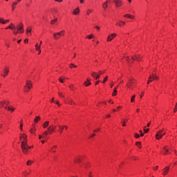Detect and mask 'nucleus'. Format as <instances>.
I'll use <instances>...</instances> for the list:
<instances>
[{
  "label": "nucleus",
  "mask_w": 177,
  "mask_h": 177,
  "mask_svg": "<svg viewBox=\"0 0 177 177\" xmlns=\"http://www.w3.org/2000/svg\"><path fill=\"white\" fill-rule=\"evenodd\" d=\"M21 148L24 154H27V153H28V150L32 148V147L28 146L27 141H22L21 144Z\"/></svg>",
  "instance_id": "nucleus-1"
},
{
  "label": "nucleus",
  "mask_w": 177,
  "mask_h": 177,
  "mask_svg": "<svg viewBox=\"0 0 177 177\" xmlns=\"http://www.w3.org/2000/svg\"><path fill=\"white\" fill-rule=\"evenodd\" d=\"M100 74H104V71H100L98 73H96V72H93L91 73V77L95 78V80H99L100 78Z\"/></svg>",
  "instance_id": "nucleus-2"
},
{
  "label": "nucleus",
  "mask_w": 177,
  "mask_h": 177,
  "mask_svg": "<svg viewBox=\"0 0 177 177\" xmlns=\"http://www.w3.org/2000/svg\"><path fill=\"white\" fill-rule=\"evenodd\" d=\"M4 104H6V106H4V109H6V110H8V111H10L11 113L15 111V108L9 106V101L4 102Z\"/></svg>",
  "instance_id": "nucleus-3"
},
{
  "label": "nucleus",
  "mask_w": 177,
  "mask_h": 177,
  "mask_svg": "<svg viewBox=\"0 0 177 177\" xmlns=\"http://www.w3.org/2000/svg\"><path fill=\"white\" fill-rule=\"evenodd\" d=\"M17 29L18 32H24V25H23V23L19 24V25L17 26Z\"/></svg>",
  "instance_id": "nucleus-4"
},
{
  "label": "nucleus",
  "mask_w": 177,
  "mask_h": 177,
  "mask_svg": "<svg viewBox=\"0 0 177 177\" xmlns=\"http://www.w3.org/2000/svg\"><path fill=\"white\" fill-rule=\"evenodd\" d=\"M31 88H32V83L31 82V81H26L24 89H31Z\"/></svg>",
  "instance_id": "nucleus-5"
},
{
  "label": "nucleus",
  "mask_w": 177,
  "mask_h": 177,
  "mask_svg": "<svg viewBox=\"0 0 177 177\" xmlns=\"http://www.w3.org/2000/svg\"><path fill=\"white\" fill-rule=\"evenodd\" d=\"M62 32H66L65 30H62L59 32H56L53 34L54 39H59L60 37H62Z\"/></svg>",
  "instance_id": "nucleus-6"
},
{
  "label": "nucleus",
  "mask_w": 177,
  "mask_h": 177,
  "mask_svg": "<svg viewBox=\"0 0 177 177\" xmlns=\"http://www.w3.org/2000/svg\"><path fill=\"white\" fill-rule=\"evenodd\" d=\"M162 132H164V129L160 130L159 131L157 132L156 135V139H157V140H160V139L162 138Z\"/></svg>",
  "instance_id": "nucleus-7"
},
{
  "label": "nucleus",
  "mask_w": 177,
  "mask_h": 177,
  "mask_svg": "<svg viewBox=\"0 0 177 177\" xmlns=\"http://www.w3.org/2000/svg\"><path fill=\"white\" fill-rule=\"evenodd\" d=\"M8 74H9V67L6 66L3 68V73H1V77L5 78Z\"/></svg>",
  "instance_id": "nucleus-8"
},
{
  "label": "nucleus",
  "mask_w": 177,
  "mask_h": 177,
  "mask_svg": "<svg viewBox=\"0 0 177 177\" xmlns=\"http://www.w3.org/2000/svg\"><path fill=\"white\" fill-rule=\"evenodd\" d=\"M116 37H117V34L113 33L111 35L108 36L106 41L108 42H111V41H113V39H114V38H115Z\"/></svg>",
  "instance_id": "nucleus-9"
},
{
  "label": "nucleus",
  "mask_w": 177,
  "mask_h": 177,
  "mask_svg": "<svg viewBox=\"0 0 177 177\" xmlns=\"http://www.w3.org/2000/svg\"><path fill=\"white\" fill-rule=\"evenodd\" d=\"M113 2L116 8H120V6H122V1L121 0H113Z\"/></svg>",
  "instance_id": "nucleus-10"
},
{
  "label": "nucleus",
  "mask_w": 177,
  "mask_h": 177,
  "mask_svg": "<svg viewBox=\"0 0 177 177\" xmlns=\"http://www.w3.org/2000/svg\"><path fill=\"white\" fill-rule=\"evenodd\" d=\"M169 172V166H167L165 168L162 169V174L163 175H167Z\"/></svg>",
  "instance_id": "nucleus-11"
},
{
  "label": "nucleus",
  "mask_w": 177,
  "mask_h": 177,
  "mask_svg": "<svg viewBox=\"0 0 177 177\" xmlns=\"http://www.w3.org/2000/svg\"><path fill=\"white\" fill-rule=\"evenodd\" d=\"M82 160V156L76 157V158H75L74 162H75L76 164H80V162H81Z\"/></svg>",
  "instance_id": "nucleus-12"
},
{
  "label": "nucleus",
  "mask_w": 177,
  "mask_h": 177,
  "mask_svg": "<svg viewBox=\"0 0 177 177\" xmlns=\"http://www.w3.org/2000/svg\"><path fill=\"white\" fill-rule=\"evenodd\" d=\"M131 59L132 60H136L137 62H139V60L142 59V57H140V55H133Z\"/></svg>",
  "instance_id": "nucleus-13"
},
{
  "label": "nucleus",
  "mask_w": 177,
  "mask_h": 177,
  "mask_svg": "<svg viewBox=\"0 0 177 177\" xmlns=\"http://www.w3.org/2000/svg\"><path fill=\"white\" fill-rule=\"evenodd\" d=\"M135 82V80L133 78L129 80V84H127L128 88H131L132 86V84Z\"/></svg>",
  "instance_id": "nucleus-14"
},
{
  "label": "nucleus",
  "mask_w": 177,
  "mask_h": 177,
  "mask_svg": "<svg viewBox=\"0 0 177 177\" xmlns=\"http://www.w3.org/2000/svg\"><path fill=\"white\" fill-rule=\"evenodd\" d=\"M35 50L39 52L38 55H41V46H38V43L35 45Z\"/></svg>",
  "instance_id": "nucleus-15"
},
{
  "label": "nucleus",
  "mask_w": 177,
  "mask_h": 177,
  "mask_svg": "<svg viewBox=\"0 0 177 177\" xmlns=\"http://www.w3.org/2000/svg\"><path fill=\"white\" fill-rule=\"evenodd\" d=\"M48 132H49L50 134H52V132H55L54 126H53V125L50 126V127L48 128Z\"/></svg>",
  "instance_id": "nucleus-16"
},
{
  "label": "nucleus",
  "mask_w": 177,
  "mask_h": 177,
  "mask_svg": "<svg viewBox=\"0 0 177 177\" xmlns=\"http://www.w3.org/2000/svg\"><path fill=\"white\" fill-rule=\"evenodd\" d=\"M92 83L91 82V79H87L86 82H84L85 86H89Z\"/></svg>",
  "instance_id": "nucleus-17"
},
{
  "label": "nucleus",
  "mask_w": 177,
  "mask_h": 177,
  "mask_svg": "<svg viewBox=\"0 0 177 177\" xmlns=\"http://www.w3.org/2000/svg\"><path fill=\"white\" fill-rule=\"evenodd\" d=\"M117 26H119V27H122V26H125V22L124 21H120L119 24H116Z\"/></svg>",
  "instance_id": "nucleus-18"
},
{
  "label": "nucleus",
  "mask_w": 177,
  "mask_h": 177,
  "mask_svg": "<svg viewBox=\"0 0 177 177\" xmlns=\"http://www.w3.org/2000/svg\"><path fill=\"white\" fill-rule=\"evenodd\" d=\"M20 139H23V142H27V136L23 134L22 136H20Z\"/></svg>",
  "instance_id": "nucleus-19"
},
{
  "label": "nucleus",
  "mask_w": 177,
  "mask_h": 177,
  "mask_svg": "<svg viewBox=\"0 0 177 177\" xmlns=\"http://www.w3.org/2000/svg\"><path fill=\"white\" fill-rule=\"evenodd\" d=\"M73 15H80V8H76V9H75L74 10H73Z\"/></svg>",
  "instance_id": "nucleus-20"
},
{
  "label": "nucleus",
  "mask_w": 177,
  "mask_h": 177,
  "mask_svg": "<svg viewBox=\"0 0 177 177\" xmlns=\"http://www.w3.org/2000/svg\"><path fill=\"white\" fill-rule=\"evenodd\" d=\"M40 120H41V117L36 116L35 118L34 119V122H35V124H37Z\"/></svg>",
  "instance_id": "nucleus-21"
},
{
  "label": "nucleus",
  "mask_w": 177,
  "mask_h": 177,
  "mask_svg": "<svg viewBox=\"0 0 177 177\" xmlns=\"http://www.w3.org/2000/svg\"><path fill=\"white\" fill-rule=\"evenodd\" d=\"M109 6V4H107V1L102 3V8L103 9L106 10L107 9V7Z\"/></svg>",
  "instance_id": "nucleus-22"
},
{
  "label": "nucleus",
  "mask_w": 177,
  "mask_h": 177,
  "mask_svg": "<svg viewBox=\"0 0 177 177\" xmlns=\"http://www.w3.org/2000/svg\"><path fill=\"white\" fill-rule=\"evenodd\" d=\"M49 127V121H46L43 124V128H48Z\"/></svg>",
  "instance_id": "nucleus-23"
},
{
  "label": "nucleus",
  "mask_w": 177,
  "mask_h": 177,
  "mask_svg": "<svg viewBox=\"0 0 177 177\" xmlns=\"http://www.w3.org/2000/svg\"><path fill=\"white\" fill-rule=\"evenodd\" d=\"M17 5V1H15L14 3H12V11L15 10V8H16Z\"/></svg>",
  "instance_id": "nucleus-24"
},
{
  "label": "nucleus",
  "mask_w": 177,
  "mask_h": 177,
  "mask_svg": "<svg viewBox=\"0 0 177 177\" xmlns=\"http://www.w3.org/2000/svg\"><path fill=\"white\" fill-rule=\"evenodd\" d=\"M11 30H13V32L15 35L19 34V31L16 30V27L15 26L11 28Z\"/></svg>",
  "instance_id": "nucleus-25"
},
{
  "label": "nucleus",
  "mask_w": 177,
  "mask_h": 177,
  "mask_svg": "<svg viewBox=\"0 0 177 177\" xmlns=\"http://www.w3.org/2000/svg\"><path fill=\"white\" fill-rule=\"evenodd\" d=\"M0 21H1V23H2V24H6V23H9V19L3 21V19L2 18H1Z\"/></svg>",
  "instance_id": "nucleus-26"
},
{
  "label": "nucleus",
  "mask_w": 177,
  "mask_h": 177,
  "mask_svg": "<svg viewBox=\"0 0 177 177\" xmlns=\"http://www.w3.org/2000/svg\"><path fill=\"white\" fill-rule=\"evenodd\" d=\"M142 143L140 142H136V146H138V147H139V149H142Z\"/></svg>",
  "instance_id": "nucleus-27"
},
{
  "label": "nucleus",
  "mask_w": 177,
  "mask_h": 177,
  "mask_svg": "<svg viewBox=\"0 0 177 177\" xmlns=\"http://www.w3.org/2000/svg\"><path fill=\"white\" fill-rule=\"evenodd\" d=\"M69 67H70V68H77V66L74 64H70Z\"/></svg>",
  "instance_id": "nucleus-28"
},
{
  "label": "nucleus",
  "mask_w": 177,
  "mask_h": 177,
  "mask_svg": "<svg viewBox=\"0 0 177 177\" xmlns=\"http://www.w3.org/2000/svg\"><path fill=\"white\" fill-rule=\"evenodd\" d=\"M14 26L15 25H13V24H11L10 26L6 28V30H8V28H9L10 30H12V28H13Z\"/></svg>",
  "instance_id": "nucleus-29"
},
{
  "label": "nucleus",
  "mask_w": 177,
  "mask_h": 177,
  "mask_svg": "<svg viewBox=\"0 0 177 177\" xmlns=\"http://www.w3.org/2000/svg\"><path fill=\"white\" fill-rule=\"evenodd\" d=\"M117 93H118L117 88H115V89H114V91H113V92L112 93V95L113 96H116Z\"/></svg>",
  "instance_id": "nucleus-30"
},
{
  "label": "nucleus",
  "mask_w": 177,
  "mask_h": 177,
  "mask_svg": "<svg viewBox=\"0 0 177 177\" xmlns=\"http://www.w3.org/2000/svg\"><path fill=\"white\" fill-rule=\"evenodd\" d=\"M28 32H31V27H28L26 28V34H28Z\"/></svg>",
  "instance_id": "nucleus-31"
},
{
  "label": "nucleus",
  "mask_w": 177,
  "mask_h": 177,
  "mask_svg": "<svg viewBox=\"0 0 177 177\" xmlns=\"http://www.w3.org/2000/svg\"><path fill=\"white\" fill-rule=\"evenodd\" d=\"M163 150H165V154H168V149H167V147H163Z\"/></svg>",
  "instance_id": "nucleus-32"
},
{
  "label": "nucleus",
  "mask_w": 177,
  "mask_h": 177,
  "mask_svg": "<svg viewBox=\"0 0 177 177\" xmlns=\"http://www.w3.org/2000/svg\"><path fill=\"white\" fill-rule=\"evenodd\" d=\"M69 89H71V91H74V90H75V88H74V85L71 84L69 86Z\"/></svg>",
  "instance_id": "nucleus-33"
},
{
  "label": "nucleus",
  "mask_w": 177,
  "mask_h": 177,
  "mask_svg": "<svg viewBox=\"0 0 177 177\" xmlns=\"http://www.w3.org/2000/svg\"><path fill=\"white\" fill-rule=\"evenodd\" d=\"M3 104H5V101H1L0 102V109H2V107H3Z\"/></svg>",
  "instance_id": "nucleus-34"
},
{
  "label": "nucleus",
  "mask_w": 177,
  "mask_h": 177,
  "mask_svg": "<svg viewBox=\"0 0 177 177\" xmlns=\"http://www.w3.org/2000/svg\"><path fill=\"white\" fill-rule=\"evenodd\" d=\"M35 128H32V129H30V133H35Z\"/></svg>",
  "instance_id": "nucleus-35"
},
{
  "label": "nucleus",
  "mask_w": 177,
  "mask_h": 177,
  "mask_svg": "<svg viewBox=\"0 0 177 177\" xmlns=\"http://www.w3.org/2000/svg\"><path fill=\"white\" fill-rule=\"evenodd\" d=\"M93 10L91 9H88L86 12V15H89L91 13H92Z\"/></svg>",
  "instance_id": "nucleus-36"
},
{
  "label": "nucleus",
  "mask_w": 177,
  "mask_h": 177,
  "mask_svg": "<svg viewBox=\"0 0 177 177\" xmlns=\"http://www.w3.org/2000/svg\"><path fill=\"white\" fill-rule=\"evenodd\" d=\"M134 137L136 138V139H139V138H140V136L138 133H134Z\"/></svg>",
  "instance_id": "nucleus-37"
},
{
  "label": "nucleus",
  "mask_w": 177,
  "mask_h": 177,
  "mask_svg": "<svg viewBox=\"0 0 177 177\" xmlns=\"http://www.w3.org/2000/svg\"><path fill=\"white\" fill-rule=\"evenodd\" d=\"M107 80H109V77H105L104 78V80H103V82H102V84H105L106 83V81H107Z\"/></svg>",
  "instance_id": "nucleus-38"
},
{
  "label": "nucleus",
  "mask_w": 177,
  "mask_h": 177,
  "mask_svg": "<svg viewBox=\"0 0 177 177\" xmlns=\"http://www.w3.org/2000/svg\"><path fill=\"white\" fill-rule=\"evenodd\" d=\"M152 77H153V80H158V76H157V75L152 74Z\"/></svg>",
  "instance_id": "nucleus-39"
},
{
  "label": "nucleus",
  "mask_w": 177,
  "mask_h": 177,
  "mask_svg": "<svg viewBox=\"0 0 177 177\" xmlns=\"http://www.w3.org/2000/svg\"><path fill=\"white\" fill-rule=\"evenodd\" d=\"M34 162L32 160H28L27 162V165H30L31 164H32Z\"/></svg>",
  "instance_id": "nucleus-40"
},
{
  "label": "nucleus",
  "mask_w": 177,
  "mask_h": 177,
  "mask_svg": "<svg viewBox=\"0 0 177 177\" xmlns=\"http://www.w3.org/2000/svg\"><path fill=\"white\" fill-rule=\"evenodd\" d=\"M59 128L61 129L60 133H62L63 132V129H64V127H63V126H59Z\"/></svg>",
  "instance_id": "nucleus-41"
},
{
  "label": "nucleus",
  "mask_w": 177,
  "mask_h": 177,
  "mask_svg": "<svg viewBox=\"0 0 177 177\" xmlns=\"http://www.w3.org/2000/svg\"><path fill=\"white\" fill-rule=\"evenodd\" d=\"M57 21V18L54 19L53 20L51 21V24H53L54 23H56Z\"/></svg>",
  "instance_id": "nucleus-42"
},
{
  "label": "nucleus",
  "mask_w": 177,
  "mask_h": 177,
  "mask_svg": "<svg viewBox=\"0 0 177 177\" xmlns=\"http://www.w3.org/2000/svg\"><path fill=\"white\" fill-rule=\"evenodd\" d=\"M135 97H136V95H135L131 97V102H135Z\"/></svg>",
  "instance_id": "nucleus-43"
},
{
  "label": "nucleus",
  "mask_w": 177,
  "mask_h": 177,
  "mask_svg": "<svg viewBox=\"0 0 177 177\" xmlns=\"http://www.w3.org/2000/svg\"><path fill=\"white\" fill-rule=\"evenodd\" d=\"M127 121H128V120H124V122L122 123V127H127V124H126Z\"/></svg>",
  "instance_id": "nucleus-44"
},
{
  "label": "nucleus",
  "mask_w": 177,
  "mask_h": 177,
  "mask_svg": "<svg viewBox=\"0 0 177 177\" xmlns=\"http://www.w3.org/2000/svg\"><path fill=\"white\" fill-rule=\"evenodd\" d=\"M58 95L60 96V97H64V95L61 92H58Z\"/></svg>",
  "instance_id": "nucleus-45"
},
{
  "label": "nucleus",
  "mask_w": 177,
  "mask_h": 177,
  "mask_svg": "<svg viewBox=\"0 0 177 177\" xmlns=\"http://www.w3.org/2000/svg\"><path fill=\"white\" fill-rule=\"evenodd\" d=\"M59 82H61L62 84H64V81L63 80V78H62V77H59Z\"/></svg>",
  "instance_id": "nucleus-46"
},
{
  "label": "nucleus",
  "mask_w": 177,
  "mask_h": 177,
  "mask_svg": "<svg viewBox=\"0 0 177 177\" xmlns=\"http://www.w3.org/2000/svg\"><path fill=\"white\" fill-rule=\"evenodd\" d=\"M150 82H153L152 79H149V77L148 78V81H147V85H149V84H150Z\"/></svg>",
  "instance_id": "nucleus-47"
},
{
  "label": "nucleus",
  "mask_w": 177,
  "mask_h": 177,
  "mask_svg": "<svg viewBox=\"0 0 177 177\" xmlns=\"http://www.w3.org/2000/svg\"><path fill=\"white\" fill-rule=\"evenodd\" d=\"M43 135H44V138H45V136H48V131H44L43 133Z\"/></svg>",
  "instance_id": "nucleus-48"
},
{
  "label": "nucleus",
  "mask_w": 177,
  "mask_h": 177,
  "mask_svg": "<svg viewBox=\"0 0 177 177\" xmlns=\"http://www.w3.org/2000/svg\"><path fill=\"white\" fill-rule=\"evenodd\" d=\"M135 17H133V15H128V18L129 19H134Z\"/></svg>",
  "instance_id": "nucleus-49"
},
{
  "label": "nucleus",
  "mask_w": 177,
  "mask_h": 177,
  "mask_svg": "<svg viewBox=\"0 0 177 177\" xmlns=\"http://www.w3.org/2000/svg\"><path fill=\"white\" fill-rule=\"evenodd\" d=\"M87 37L88 39H92V38H93V35H88Z\"/></svg>",
  "instance_id": "nucleus-50"
},
{
  "label": "nucleus",
  "mask_w": 177,
  "mask_h": 177,
  "mask_svg": "<svg viewBox=\"0 0 177 177\" xmlns=\"http://www.w3.org/2000/svg\"><path fill=\"white\" fill-rule=\"evenodd\" d=\"M93 175H92V171H89L88 173V177H93Z\"/></svg>",
  "instance_id": "nucleus-51"
},
{
  "label": "nucleus",
  "mask_w": 177,
  "mask_h": 177,
  "mask_svg": "<svg viewBox=\"0 0 177 177\" xmlns=\"http://www.w3.org/2000/svg\"><path fill=\"white\" fill-rule=\"evenodd\" d=\"M149 80H154V77H153V75H149Z\"/></svg>",
  "instance_id": "nucleus-52"
},
{
  "label": "nucleus",
  "mask_w": 177,
  "mask_h": 177,
  "mask_svg": "<svg viewBox=\"0 0 177 177\" xmlns=\"http://www.w3.org/2000/svg\"><path fill=\"white\" fill-rule=\"evenodd\" d=\"M144 132H145V133H147V132H149V129H144Z\"/></svg>",
  "instance_id": "nucleus-53"
},
{
  "label": "nucleus",
  "mask_w": 177,
  "mask_h": 177,
  "mask_svg": "<svg viewBox=\"0 0 177 177\" xmlns=\"http://www.w3.org/2000/svg\"><path fill=\"white\" fill-rule=\"evenodd\" d=\"M140 136H145V134H143L142 130L140 131Z\"/></svg>",
  "instance_id": "nucleus-54"
},
{
  "label": "nucleus",
  "mask_w": 177,
  "mask_h": 177,
  "mask_svg": "<svg viewBox=\"0 0 177 177\" xmlns=\"http://www.w3.org/2000/svg\"><path fill=\"white\" fill-rule=\"evenodd\" d=\"M55 103H56V104H57L58 106H60V102H59V100H57V101H55Z\"/></svg>",
  "instance_id": "nucleus-55"
},
{
  "label": "nucleus",
  "mask_w": 177,
  "mask_h": 177,
  "mask_svg": "<svg viewBox=\"0 0 177 177\" xmlns=\"http://www.w3.org/2000/svg\"><path fill=\"white\" fill-rule=\"evenodd\" d=\"M24 43H25V44H28V39H26L24 40Z\"/></svg>",
  "instance_id": "nucleus-56"
},
{
  "label": "nucleus",
  "mask_w": 177,
  "mask_h": 177,
  "mask_svg": "<svg viewBox=\"0 0 177 177\" xmlns=\"http://www.w3.org/2000/svg\"><path fill=\"white\" fill-rule=\"evenodd\" d=\"M20 129H21V131H23V124H20Z\"/></svg>",
  "instance_id": "nucleus-57"
},
{
  "label": "nucleus",
  "mask_w": 177,
  "mask_h": 177,
  "mask_svg": "<svg viewBox=\"0 0 177 177\" xmlns=\"http://www.w3.org/2000/svg\"><path fill=\"white\" fill-rule=\"evenodd\" d=\"M100 131V129H95V130H94V132H97V131Z\"/></svg>",
  "instance_id": "nucleus-58"
},
{
  "label": "nucleus",
  "mask_w": 177,
  "mask_h": 177,
  "mask_svg": "<svg viewBox=\"0 0 177 177\" xmlns=\"http://www.w3.org/2000/svg\"><path fill=\"white\" fill-rule=\"evenodd\" d=\"M29 91H30V89H28V88L24 89V92H28Z\"/></svg>",
  "instance_id": "nucleus-59"
},
{
  "label": "nucleus",
  "mask_w": 177,
  "mask_h": 177,
  "mask_svg": "<svg viewBox=\"0 0 177 177\" xmlns=\"http://www.w3.org/2000/svg\"><path fill=\"white\" fill-rule=\"evenodd\" d=\"M128 16H129V14H126L124 15V17H128Z\"/></svg>",
  "instance_id": "nucleus-60"
},
{
  "label": "nucleus",
  "mask_w": 177,
  "mask_h": 177,
  "mask_svg": "<svg viewBox=\"0 0 177 177\" xmlns=\"http://www.w3.org/2000/svg\"><path fill=\"white\" fill-rule=\"evenodd\" d=\"M93 136H95V133H93L90 136V138H93Z\"/></svg>",
  "instance_id": "nucleus-61"
},
{
  "label": "nucleus",
  "mask_w": 177,
  "mask_h": 177,
  "mask_svg": "<svg viewBox=\"0 0 177 177\" xmlns=\"http://www.w3.org/2000/svg\"><path fill=\"white\" fill-rule=\"evenodd\" d=\"M73 100H70L69 102L68 103H71V104L73 103Z\"/></svg>",
  "instance_id": "nucleus-62"
},
{
  "label": "nucleus",
  "mask_w": 177,
  "mask_h": 177,
  "mask_svg": "<svg viewBox=\"0 0 177 177\" xmlns=\"http://www.w3.org/2000/svg\"><path fill=\"white\" fill-rule=\"evenodd\" d=\"M153 169H156V170L158 169V166H156L155 168H153Z\"/></svg>",
  "instance_id": "nucleus-63"
},
{
  "label": "nucleus",
  "mask_w": 177,
  "mask_h": 177,
  "mask_svg": "<svg viewBox=\"0 0 177 177\" xmlns=\"http://www.w3.org/2000/svg\"><path fill=\"white\" fill-rule=\"evenodd\" d=\"M80 3H84V0H80Z\"/></svg>",
  "instance_id": "nucleus-64"
}]
</instances>
